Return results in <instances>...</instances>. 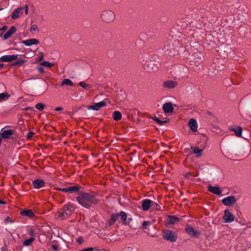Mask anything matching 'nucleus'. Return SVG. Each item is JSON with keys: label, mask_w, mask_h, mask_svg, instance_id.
Returning a JSON list of instances; mask_svg holds the SVG:
<instances>
[{"label": "nucleus", "mask_w": 251, "mask_h": 251, "mask_svg": "<svg viewBox=\"0 0 251 251\" xmlns=\"http://www.w3.org/2000/svg\"><path fill=\"white\" fill-rule=\"evenodd\" d=\"M188 125L192 131L196 132L197 131L198 124L195 119H190L188 122Z\"/></svg>", "instance_id": "obj_19"}, {"label": "nucleus", "mask_w": 251, "mask_h": 251, "mask_svg": "<svg viewBox=\"0 0 251 251\" xmlns=\"http://www.w3.org/2000/svg\"><path fill=\"white\" fill-rule=\"evenodd\" d=\"M3 67V65L2 64H0V69L2 68Z\"/></svg>", "instance_id": "obj_55"}, {"label": "nucleus", "mask_w": 251, "mask_h": 251, "mask_svg": "<svg viewBox=\"0 0 251 251\" xmlns=\"http://www.w3.org/2000/svg\"><path fill=\"white\" fill-rule=\"evenodd\" d=\"M13 134V131L11 129H6V127L1 129L0 134L4 139H8Z\"/></svg>", "instance_id": "obj_11"}, {"label": "nucleus", "mask_w": 251, "mask_h": 251, "mask_svg": "<svg viewBox=\"0 0 251 251\" xmlns=\"http://www.w3.org/2000/svg\"><path fill=\"white\" fill-rule=\"evenodd\" d=\"M121 1V0H117V2H119Z\"/></svg>", "instance_id": "obj_57"}, {"label": "nucleus", "mask_w": 251, "mask_h": 251, "mask_svg": "<svg viewBox=\"0 0 251 251\" xmlns=\"http://www.w3.org/2000/svg\"><path fill=\"white\" fill-rule=\"evenodd\" d=\"M41 64L46 67L50 68L53 66V64L52 63H50L48 61H43Z\"/></svg>", "instance_id": "obj_36"}, {"label": "nucleus", "mask_w": 251, "mask_h": 251, "mask_svg": "<svg viewBox=\"0 0 251 251\" xmlns=\"http://www.w3.org/2000/svg\"><path fill=\"white\" fill-rule=\"evenodd\" d=\"M80 187L78 185H73L70 186L68 187V193H73L75 192H77L79 191L80 189Z\"/></svg>", "instance_id": "obj_25"}, {"label": "nucleus", "mask_w": 251, "mask_h": 251, "mask_svg": "<svg viewBox=\"0 0 251 251\" xmlns=\"http://www.w3.org/2000/svg\"><path fill=\"white\" fill-rule=\"evenodd\" d=\"M247 148L248 149H249V146L248 145L245 146V147H243V148Z\"/></svg>", "instance_id": "obj_56"}, {"label": "nucleus", "mask_w": 251, "mask_h": 251, "mask_svg": "<svg viewBox=\"0 0 251 251\" xmlns=\"http://www.w3.org/2000/svg\"><path fill=\"white\" fill-rule=\"evenodd\" d=\"M38 30V27L37 26L35 25H31V28H30V31L31 32L36 31Z\"/></svg>", "instance_id": "obj_42"}, {"label": "nucleus", "mask_w": 251, "mask_h": 251, "mask_svg": "<svg viewBox=\"0 0 251 251\" xmlns=\"http://www.w3.org/2000/svg\"><path fill=\"white\" fill-rule=\"evenodd\" d=\"M185 230L187 233L191 237L198 238L201 235V233L199 231L196 230L192 226L189 225H187L186 226Z\"/></svg>", "instance_id": "obj_6"}, {"label": "nucleus", "mask_w": 251, "mask_h": 251, "mask_svg": "<svg viewBox=\"0 0 251 251\" xmlns=\"http://www.w3.org/2000/svg\"><path fill=\"white\" fill-rule=\"evenodd\" d=\"M44 104L42 103H38L35 105L36 108L39 110H43L44 108Z\"/></svg>", "instance_id": "obj_38"}, {"label": "nucleus", "mask_w": 251, "mask_h": 251, "mask_svg": "<svg viewBox=\"0 0 251 251\" xmlns=\"http://www.w3.org/2000/svg\"><path fill=\"white\" fill-rule=\"evenodd\" d=\"M202 59L201 56L199 55L197 56H194L190 61V65L192 66H195L196 70H199L200 69L199 66L202 62Z\"/></svg>", "instance_id": "obj_9"}, {"label": "nucleus", "mask_w": 251, "mask_h": 251, "mask_svg": "<svg viewBox=\"0 0 251 251\" xmlns=\"http://www.w3.org/2000/svg\"><path fill=\"white\" fill-rule=\"evenodd\" d=\"M102 20L105 23H110L115 19V16L114 13L109 10H105L103 11L100 15Z\"/></svg>", "instance_id": "obj_4"}, {"label": "nucleus", "mask_w": 251, "mask_h": 251, "mask_svg": "<svg viewBox=\"0 0 251 251\" xmlns=\"http://www.w3.org/2000/svg\"><path fill=\"white\" fill-rule=\"evenodd\" d=\"M32 185L35 189H40L45 185V182L41 179H35L33 181Z\"/></svg>", "instance_id": "obj_20"}, {"label": "nucleus", "mask_w": 251, "mask_h": 251, "mask_svg": "<svg viewBox=\"0 0 251 251\" xmlns=\"http://www.w3.org/2000/svg\"><path fill=\"white\" fill-rule=\"evenodd\" d=\"M118 214L119 215V217H121L122 221L124 222H126V213L124 211H121L120 214Z\"/></svg>", "instance_id": "obj_35"}, {"label": "nucleus", "mask_w": 251, "mask_h": 251, "mask_svg": "<svg viewBox=\"0 0 251 251\" xmlns=\"http://www.w3.org/2000/svg\"><path fill=\"white\" fill-rule=\"evenodd\" d=\"M6 203V202L4 201L0 200V204H5Z\"/></svg>", "instance_id": "obj_52"}, {"label": "nucleus", "mask_w": 251, "mask_h": 251, "mask_svg": "<svg viewBox=\"0 0 251 251\" xmlns=\"http://www.w3.org/2000/svg\"><path fill=\"white\" fill-rule=\"evenodd\" d=\"M151 207L154 210H160L161 208L159 205L153 201H152L151 206Z\"/></svg>", "instance_id": "obj_34"}, {"label": "nucleus", "mask_w": 251, "mask_h": 251, "mask_svg": "<svg viewBox=\"0 0 251 251\" xmlns=\"http://www.w3.org/2000/svg\"><path fill=\"white\" fill-rule=\"evenodd\" d=\"M148 67L151 68V71L153 72L157 71L158 68V66L155 65L153 62H150L148 64Z\"/></svg>", "instance_id": "obj_32"}, {"label": "nucleus", "mask_w": 251, "mask_h": 251, "mask_svg": "<svg viewBox=\"0 0 251 251\" xmlns=\"http://www.w3.org/2000/svg\"><path fill=\"white\" fill-rule=\"evenodd\" d=\"M24 8L19 7L16 9L11 15V18L12 19H16L18 18L24 12Z\"/></svg>", "instance_id": "obj_13"}, {"label": "nucleus", "mask_w": 251, "mask_h": 251, "mask_svg": "<svg viewBox=\"0 0 251 251\" xmlns=\"http://www.w3.org/2000/svg\"><path fill=\"white\" fill-rule=\"evenodd\" d=\"M208 190L211 193L217 195H220L222 193V190L220 187L218 186H212L210 185L208 187Z\"/></svg>", "instance_id": "obj_17"}, {"label": "nucleus", "mask_w": 251, "mask_h": 251, "mask_svg": "<svg viewBox=\"0 0 251 251\" xmlns=\"http://www.w3.org/2000/svg\"><path fill=\"white\" fill-rule=\"evenodd\" d=\"M178 221V219L174 216H169L166 221V225H173Z\"/></svg>", "instance_id": "obj_23"}, {"label": "nucleus", "mask_w": 251, "mask_h": 251, "mask_svg": "<svg viewBox=\"0 0 251 251\" xmlns=\"http://www.w3.org/2000/svg\"><path fill=\"white\" fill-rule=\"evenodd\" d=\"M76 199L79 204L87 209H90L92 205L97 204L99 202L97 195L93 193H80Z\"/></svg>", "instance_id": "obj_1"}, {"label": "nucleus", "mask_w": 251, "mask_h": 251, "mask_svg": "<svg viewBox=\"0 0 251 251\" xmlns=\"http://www.w3.org/2000/svg\"><path fill=\"white\" fill-rule=\"evenodd\" d=\"M62 192L68 193V187L66 188H63L61 190Z\"/></svg>", "instance_id": "obj_47"}, {"label": "nucleus", "mask_w": 251, "mask_h": 251, "mask_svg": "<svg viewBox=\"0 0 251 251\" xmlns=\"http://www.w3.org/2000/svg\"><path fill=\"white\" fill-rule=\"evenodd\" d=\"M9 95L6 93H0V102L8 99Z\"/></svg>", "instance_id": "obj_31"}, {"label": "nucleus", "mask_w": 251, "mask_h": 251, "mask_svg": "<svg viewBox=\"0 0 251 251\" xmlns=\"http://www.w3.org/2000/svg\"><path fill=\"white\" fill-rule=\"evenodd\" d=\"M203 150L200 149L199 148H195L193 150V153L197 155V157H200L201 155Z\"/></svg>", "instance_id": "obj_30"}, {"label": "nucleus", "mask_w": 251, "mask_h": 251, "mask_svg": "<svg viewBox=\"0 0 251 251\" xmlns=\"http://www.w3.org/2000/svg\"><path fill=\"white\" fill-rule=\"evenodd\" d=\"M112 117L115 121H119L122 118V114L118 111H115L113 114Z\"/></svg>", "instance_id": "obj_26"}, {"label": "nucleus", "mask_w": 251, "mask_h": 251, "mask_svg": "<svg viewBox=\"0 0 251 251\" xmlns=\"http://www.w3.org/2000/svg\"><path fill=\"white\" fill-rule=\"evenodd\" d=\"M222 203L226 206H231L236 202V199L233 196L226 197L222 200Z\"/></svg>", "instance_id": "obj_8"}, {"label": "nucleus", "mask_w": 251, "mask_h": 251, "mask_svg": "<svg viewBox=\"0 0 251 251\" xmlns=\"http://www.w3.org/2000/svg\"><path fill=\"white\" fill-rule=\"evenodd\" d=\"M234 215L230 210L226 209L225 210L223 219L226 223H230L234 221Z\"/></svg>", "instance_id": "obj_7"}, {"label": "nucleus", "mask_w": 251, "mask_h": 251, "mask_svg": "<svg viewBox=\"0 0 251 251\" xmlns=\"http://www.w3.org/2000/svg\"><path fill=\"white\" fill-rule=\"evenodd\" d=\"M62 188H56L55 189L56 190H58V191H61V190H62Z\"/></svg>", "instance_id": "obj_54"}, {"label": "nucleus", "mask_w": 251, "mask_h": 251, "mask_svg": "<svg viewBox=\"0 0 251 251\" xmlns=\"http://www.w3.org/2000/svg\"><path fill=\"white\" fill-rule=\"evenodd\" d=\"M30 235H34V231L33 230H31L29 231Z\"/></svg>", "instance_id": "obj_53"}, {"label": "nucleus", "mask_w": 251, "mask_h": 251, "mask_svg": "<svg viewBox=\"0 0 251 251\" xmlns=\"http://www.w3.org/2000/svg\"><path fill=\"white\" fill-rule=\"evenodd\" d=\"M152 201L145 199L142 201V208L144 211L148 210L151 206Z\"/></svg>", "instance_id": "obj_18"}, {"label": "nucleus", "mask_w": 251, "mask_h": 251, "mask_svg": "<svg viewBox=\"0 0 251 251\" xmlns=\"http://www.w3.org/2000/svg\"><path fill=\"white\" fill-rule=\"evenodd\" d=\"M18 54L5 55L2 56L0 59L3 62H9L16 60L18 59Z\"/></svg>", "instance_id": "obj_10"}, {"label": "nucleus", "mask_w": 251, "mask_h": 251, "mask_svg": "<svg viewBox=\"0 0 251 251\" xmlns=\"http://www.w3.org/2000/svg\"><path fill=\"white\" fill-rule=\"evenodd\" d=\"M4 222L5 223H8V222H13L11 220L10 218L9 217H7L5 219V220H4Z\"/></svg>", "instance_id": "obj_46"}, {"label": "nucleus", "mask_w": 251, "mask_h": 251, "mask_svg": "<svg viewBox=\"0 0 251 251\" xmlns=\"http://www.w3.org/2000/svg\"><path fill=\"white\" fill-rule=\"evenodd\" d=\"M2 9H3V8H0V11L2 10Z\"/></svg>", "instance_id": "obj_59"}, {"label": "nucleus", "mask_w": 251, "mask_h": 251, "mask_svg": "<svg viewBox=\"0 0 251 251\" xmlns=\"http://www.w3.org/2000/svg\"><path fill=\"white\" fill-rule=\"evenodd\" d=\"M177 85V83L174 80H167L163 83V86L165 88L168 89H173L175 88Z\"/></svg>", "instance_id": "obj_16"}, {"label": "nucleus", "mask_w": 251, "mask_h": 251, "mask_svg": "<svg viewBox=\"0 0 251 251\" xmlns=\"http://www.w3.org/2000/svg\"><path fill=\"white\" fill-rule=\"evenodd\" d=\"M22 43L26 46H31L33 45H38L39 41L38 39L32 38L26 40H23Z\"/></svg>", "instance_id": "obj_15"}, {"label": "nucleus", "mask_w": 251, "mask_h": 251, "mask_svg": "<svg viewBox=\"0 0 251 251\" xmlns=\"http://www.w3.org/2000/svg\"><path fill=\"white\" fill-rule=\"evenodd\" d=\"M35 238L34 237H30V238L26 239L24 241L23 244L25 246H30L32 242L35 240Z\"/></svg>", "instance_id": "obj_29"}, {"label": "nucleus", "mask_w": 251, "mask_h": 251, "mask_svg": "<svg viewBox=\"0 0 251 251\" xmlns=\"http://www.w3.org/2000/svg\"><path fill=\"white\" fill-rule=\"evenodd\" d=\"M16 27L13 26L7 31L3 36V39L4 40H6L9 38L12 35H13L16 31Z\"/></svg>", "instance_id": "obj_21"}, {"label": "nucleus", "mask_w": 251, "mask_h": 251, "mask_svg": "<svg viewBox=\"0 0 251 251\" xmlns=\"http://www.w3.org/2000/svg\"><path fill=\"white\" fill-rule=\"evenodd\" d=\"M94 250V248L90 247L88 248L83 249L81 250V251H92Z\"/></svg>", "instance_id": "obj_44"}, {"label": "nucleus", "mask_w": 251, "mask_h": 251, "mask_svg": "<svg viewBox=\"0 0 251 251\" xmlns=\"http://www.w3.org/2000/svg\"><path fill=\"white\" fill-rule=\"evenodd\" d=\"M28 110H33L34 108L33 107L27 106V107H25V108L23 109V110H24V111H27Z\"/></svg>", "instance_id": "obj_45"}, {"label": "nucleus", "mask_w": 251, "mask_h": 251, "mask_svg": "<svg viewBox=\"0 0 251 251\" xmlns=\"http://www.w3.org/2000/svg\"><path fill=\"white\" fill-rule=\"evenodd\" d=\"M63 109L62 107H57L55 108L56 111H61Z\"/></svg>", "instance_id": "obj_51"}, {"label": "nucleus", "mask_w": 251, "mask_h": 251, "mask_svg": "<svg viewBox=\"0 0 251 251\" xmlns=\"http://www.w3.org/2000/svg\"><path fill=\"white\" fill-rule=\"evenodd\" d=\"M21 214L28 217H33L34 216V212L30 209H25L21 211Z\"/></svg>", "instance_id": "obj_24"}, {"label": "nucleus", "mask_w": 251, "mask_h": 251, "mask_svg": "<svg viewBox=\"0 0 251 251\" xmlns=\"http://www.w3.org/2000/svg\"><path fill=\"white\" fill-rule=\"evenodd\" d=\"M162 108L165 113H172L174 111V108L171 102H166L164 103Z\"/></svg>", "instance_id": "obj_14"}, {"label": "nucleus", "mask_w": 251, "mask_h": 251, "mask_svg": "<svg viewBox=\"0 0 251 251\" xmlns=\"http://www.w3.org/2000/svg\"><path fill=\"white\" fill-rule=\"evenodd\" d=\"M150 225H151V222H149V221H144V222L143 223L142 226H143V228L147 229V226H150Z\"/></svg>", "instance_id": "obj_40"}, {"label": "nucleus", "mask_w": 251, "mask_h": 251, "mask_svg": "<svg viewBox=\"0 0 251 251\" xmlns=\"http://www.w3.org/2000/svg\"><path fill=\"white\" fill-rule=\"evenodd\" d=\"M152 119L156 121L157 122V124H159L160 125L162 126V125H163L165 123H166V121H161L158 118H157L156 117L154 116V117H153L152 118Z\"/></svg>", "instance_id": "obj_37"}, {"label": "nucleus", "mask_w": 251, "mask_h": 251, "mask_svg": "<svg viewBox=\"0 0 251 251\" xmlns=\"http://www.w3.org/2000/svg\"><path fill=\"white\" fill-rule=\"evenodd\" d=\"M229 129L234 132L236 136L237 137H241L242 135V128L241 126H235L234 127H230Z\"/></svg>", "instance_id": "obj_22"}, {"label": "nucleus", "mask_w": 251, "mask_h": 251, "mask_svg": "<svg viewBox=\"0 0 251 251\" xmlns=\"http://www.w3.org/2000/svg\"><path fill=\"white\" fill-rule=\"evenodd\" d=\"M162 237L164 240L175 242L177 239V234L173 231L165 229L163 231Z\"/></svg>", "instance_id": "obj_5"}, {"label": "nucleus", "mask_w": 251, "mask_h": 251, "mask_svg": "<svg viewBox=\"0 0 251 251\" xmlns=\"http://www.w3.org/2000/svg\"><path fill=\"white\" fill-rule=\"evenodd\" d=\"M25 62V60L20 59L15 62L13 65L15 66H21Z\"/></svg>", "instance_id": "obj_39"}, {"label": "nucleus", "mask_w": 251, "mask_h": 251, "mask_svg": "<svg viewBox=\"0 0 251 251\" xmlns=\"http://www.w3.org/2000/svg\"><path fill=\"white\" fill-rule=\"evenodd\" d=\"M24 8V11H25V13L26 14H27L28 13V8H27V6L25 5Z\"/></svg>", "instance_id": "obj_50"}, {"label": "nucleus", "mask_w": 251, "mask_h": 251, "mask_svg": "<svg viewBox=\"0 0 251 251\" xmlns=\"http://www.w3.org/2000/svg\"><path fill=\"white\" fill-rule=\"evenodd\" d=\"M192 175L191 173V172H188L187 173H186L184 175L185 177H189L190 176H191Z\"/></svg>", "instance_id": "obj_49"}, {"label": "nucleus", "mask_w": 251, "mask_h": 251, "mask_svg": "<svg viewBox=\"0 0 251 251\" xmlns=\"http://www.w3.org/2000/svg\"><path fill=\"white\" fill-rule=\"evenodd\" d=\"M79 85L81 87H82V88L86 90H89L91 88L90 85L86 84L83 81H81L80 82H79Z\"/></svg>", "instance_id": "obj_33"}, {"label": "nucleus", "mask_w": 251, "mask_h": 251, "mask_svg": "<svg viewBox=\"0 0 251 251\" xmlns=\"http://www.w3.org/2000/svg\"><path fill=\"white\" fill-rule=\"evenodd\" d=\"M65 85L72 86L73 85V83L70 79L65 78L61 83V86H64Z\"/></svg>", "instance_id": "obj_27"}, {"label": "nucleus", "mask_w": 251, "mask_h": 251, "mask_svg": "<svg viewBox=\"0 0 251 251\" xmlns=\"http://www.w3.org/2000/svg\"><path fill=\"white\" fill-rule=\"evenodd\" d=\"M34 135V133L33 132H29L26 135V138L27 139H30Z\"/></svg>", "instance_id": "obj_41"}, {"label": "nucleus", "mask_w": 251, "mask_h": 251, "mask_svg": "<svg viewBox=\"0 0 251 251\" xmlns=\"http://www.w3.org/2000/svg\"><path fill=\"white\" fill-rule=\"evenodd\" d=\"M37 70L41 73H45V70L43 67L42 66H38L37 67Z\"/></svg>", "instance_id": "obj_43"}, {"label": "nucleus", "mask_w": 251, "mask_h": 251, "mask_svg": "<svg viewBox=\"0 0 251 251\" xmlns=\"http://www.w3.org/2000/svg\"><path fill=\"white\" fill-rule=\"evenodd\" d=\"M163 50L165 54L167 55L175 56L178 54V50L172 43H169L164 45Z\"/></svg>", "instance_id": "obj_3"}, {"label": "nucleus", "mask_w": 251, "mask_h": 251, "mask_svg": "<svg viewBox=\"0 0 251 251\" xmlns=\"http://www.w3.org/2000/svg\"><path fill=\"white\" fill-rule=\"evenodd\" d=\"M5 28V26H4L3 28H2V29H4Z\"/></svg>", "instance_id": "obj_58"}, {"label": "nucleus", "mask_w": 251, "mask_h": 251, "mask_svg": "<svg viewBox=\"0 0 251 251\" xmlns=\"http://www.w3.org/2000/svg\"><path fill=\"white\" fill-rule=\"evenodd\" d=\"M74 207L71 203L64 205L63 208L58 212V217L60 219H66L69 217L74 211Z\"/></svg>", "instance_id": "obj_2"}, {"label": "nucleus", "mask_w": 251, "mask_h": 251, "mask_svg": "<svg viewBox=\"0 0 251 251\" xmlns=\"http://www.w3.org/2000/svg\"><path fill=\"white\" fill-rule=\"evenodd\" d=\"M52 248L53 250L54 251H58V247H57L56 246L53 245V246H52Z\"/></svg>", "instance_id": "obj_48"}, {"label": "nucleus", "mask_w": 251, "mask_h": 251, "mask_svg": "<svg viewBox=\"0 0 251 251\" xmlns=\"http://www.w3.org/2000/svg\"><path fill=\"white\" fill-rule=\"evenodd\" d=\"M119 217V215L118 214H112L111 216V219L109 221L110 224H113L118 220Z\"/></svg>", "instance_id": "obj_28"}, {"label": "nucleus", "mask_w": 251, "mask_h": 251, "mask_svg": "<svg viewBox=\"0 0 251 251\" xmlns=\"http://www.w3.org/2000/svg\"><path fill=\"white\" fill-rule=\"evenodd\" d=\"M105 104L106 103L104 101H101L99 102L95 103L94 105L89 106L88 109L98 111L101 107L104 106Z\"/></svg>", "instance_id": "obj_12"}]
</instances>
